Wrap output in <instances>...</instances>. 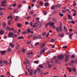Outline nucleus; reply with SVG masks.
I'll use <instances>...</instances> for the list:
<instances>
[{
  "label": "nucleus",
  "instance_id": "13",
  "mask_svg": "<svg viewBox=\"0 0 77 77\" xmlns=\"http://www.w3.org/2000/svg\"><path fill=\"white\" fill-rule=\"evenodd\" d=\"M67 69H69V72H71L72 71V68H69V67H67Z\"/></svg>",
  "mask_w": 77,
  "mask_h": 77
},
{
  "label": "nucleus",
  "instance_id": "14",
  "mask_svg": "<svg viewBox=\"0 0 77 77\" xmlns=\"http://www.w3.org/2000/svg\"><path fill=\"white\" fill-rule=\"evenodd\" d=\"M55 7H57L58 8H60L61 7V5L60 4H58V5H56Z\"/></svg>",
  "mask_w": 77,
  "mask_h": 77
},
{
  "label": "nucleus",
  "instance_id": "10",
  "mask_svg": "<svg viewBox=\"0 0 77 77\" xmlns=\"http://www.w3.org/2000/svg\"><path fill=\"white\" fill-rule=\"evenodd\" d=\"M46 44V42H45L44 43L41 45V49L43 48V47Z\"/></svg>",
  "mask_w": 77,
  "mask_h": 77
},
{
  "label": "nucleus",
  "instance_id": "20",
  "mask_svg": "<svg viewBox=\"0 0 77 77\" xmlns=\"http://www.w3.org/2000/svg\"><path fill=\"white\" fill-rule=\"evenodd\" d=\"M59 36H60V37H61V38H63L64 36V35L63 34H60Z\"/></svg>",
  "mask_w": 77,
  "mask_h": 77
},
{
  "label": "nucleus",
  "instance_id": "51",
  "mask_svg": "<svg viewBox=\"0 0 77 77\" xmlns=\"http://www.w3.org/2000/svg\"><path fill=\"white\" fill-rule=\"evenodd\" d=\"M21 7V4H19V5L18 6V7L19 8H20Z\"/></svg>",
  "mask_w": 77,
  "mask_h": 77
},
{
  "label": "nucleus",
  "instance_id": "22",
  "mask_svg": "<svg viewBox=\"0 0 77 77\" xmlns=\"http://www.w3.org/2000/svg\"><path fill=\"white\" fill-rule=\"evenodd\" d=\"M68 16L69 19V20H72V17H71L70 15H68Z\"/></svg>",
  "mask_w": 77,
  "mask_h": 77
},
{
  "label": "nucleus",
  "instance_id": "16",
  "mask_svg": "<svg viewBox=\"0 0 77 77\" xmlns=\"http://www.w3.org/2000/svg\"><path fill=\"white\" fill-rule=\"evenodd\" d=\"M59 30H60V31L61 32H62L63 31V30L61 26H59Z\"/></svg>",
  "mask_w": 77,
  "mask_h": 77
},
{
  "label": "nucleus",
  "instance_id": "43",
  "mask_svg": "<svg viewBox=\"0 0 77 77\" xmlns=\"http://www.w3.org/2000/svg\"><path fill=\"white\" fill-rule=\"evenodd\" d=\"M17 26L18 27H20L21 26V25L20 23H18Z\"/></svg>",
  "mask_w": 77,
  "mask_h": 77
},
{
  "label": "nucleus",
  "instance_id": "1",
  "mask_svg": "<svg viewBox=\"0 0 77 77\" xmlns=\"http://www.w3.org/2000/svg\"><path fill=\"white\" fill-rule=\"evenodd\" d=\"M64 55L66 56L65 57V61H68L69 59V55L67 54L66 53H65Z\"/></svg>",
  "mask_w": 77,
  "mask_h": 77
},
{
  "label": "nucleus",
  "instance_id": "64",
  "mask_svg": "<svg viewBox=\"0 0 77 77\" xmlns=\"http://www.w3.org/2000/svg\"><path fill=\"white\" fill-rule=\"evenodd\" d=\"M30 25L31 26H32V22H30L29 23Z\"/></svg>",
  "mask_w": 77,
  "mask_h": 77
},
{
  "label": "nucleus",
  "instance_id": "4",
  "mask_svg": "<svg viewBox=\"0 0 77 77\" xmlns=\"http://www.w3.org/2000/svg\"><path fill=\"white\" fill-rule=\"evenodd\" d=\"M57 57L58 59L61 60L64 59V56L63 55L61 54L60 56H58Z\"/></svg>",
  "mask_w": 77,
  "mask_h": 77
},
{
  "label": "nucleus",
  "instance_id": "63",
  "mask_svg": "<svg viewBox=\"0 0 77 77\" xmlns=\"http://www.w3.org/2000/svg\"><path fill=\"white\" fill-rule=\"evenodd\" d=\"M55 46L54 45H52L51 46V47L52 48H54V47H55Z\"/></svg>",
  "mask_w": 77,
  "mask_h": 77
},
{
  "label": "nucleus",
  "instance_id": "26",
  "mask_svg": "<svg viewBox=\"0 0 77 77\" xmlns=\"http://www.w3.org/2000/svg\"><path fill=\"white\" fill-rule=\"evenodd\" d=\"M44 5L45 6L47 7L48 5V2H46V3H45Z\"/></svg>",
  "mask_w": 77,
  "mask_h": 77
},
{
  "label": "nucleus",
  "instance_id": "53",
  "mask_svg": "<svg viewBox=\"0 0 77 77\" xmlns=\"http://www.w3.org/2000/svg\"><path fill=\"white\" fill-rule=\"evenodd\" d=\"M3 61H0V65H1L3 63Z\"/></svg>",
  "mask_w": 77,
  "mask_h": 77
},
{
  "label": "nucleus",
  "instance_id": "54",
  "mask_svg": "<svg viewBox=\"0 0 77 77\" xmlns=\"http://www.w3.org/2000/svg\"><path fill=\"white\" fill-rule=\"evenodd\" d=\"M36 38H37V37L35 36H34L33 37V39H36Z\"/></svg>",
  "mask_w": 77,
  "mask_h": 77
},
{
  "label": "nucleus",
  "instance_id": "24",
  "mask_svg": "<svg viewBox=\"0 0 77 77\" xmlns=\"http://www.w3.org/2000/svg\"><path fill=\"white\" fill-rule=\"evenodd\" d=\"M39 67L40 68H41V69H43V66L42 64L39 65Z\"/></svg>",
  "mask_w": 77,
  "mask_h": 77
},
{
  "label": "nucleus",
  "instance_id": "3",
  "mask_svg": "<svg viewBox=\"0 0 77 77\" xmlns=\"http://www.w3.org/2000/svg\"><path fill=\"white\" fill-rule=\"evenodd\" d=\"M50 25V26H53V25H54V23L52 22L51 23V22H49L48 23L46 24L45 26H47L48 25Z\"/></svg>",
  "mask_w": 77,
  "mask_h": 77
},
{
  "label": "nucleus",
  "instance_id": "42",
  "mask_svg": "<svg viewBox=\"0 0 77 77\" xmlns=\"http://www.w3.org/2000/svg\"><path fill=\"white\" fill-rule=\"evenodd\" d=\"M27 31H26V32H22V34L23 35H24V34H26V33H27Z\"/></svg>",
  "mask_w": 77,
  "mask_h": 77
},
{
  "label": "nucleus",
  "instance_id": "36",
  "mask_svg": "<svg viewBox=\"0 0 77 77\" xmlns=\"http://www.w3.org/2000/svg\"><path fill=\"white\" fill-rule=\"evenodd\" d=\"M26 61V62L27 63H29V60H28V59L27 58L26 59H25Z\"/></svg>",
  "mask_w": 77,
  "mask_h": 77
},
{
  "label": "nucleus",
  "instance_id": "17",
  "mask_svg": "<svg viewBox=\"0 0 77 77\" xmlns=\"http://www.w3.org/2000/svg\"><path fill=\"white\" fill-rule=\"evenodd\" d=\"M29 74L30 75H33V70H31L30 72L29 73Z\"/></svg>",
  "mask_w": 77,
  "mask_h": 77
},
{
  "label": "nucleus",
  "instance_id": "11",
  "mask_svg": "<svg viewBox=\"0 0 77 77\" xmlns=\"http://www.w3.org/2000/svg\"><path fill=\"white\" fill-rule=\"evenodd\" d=\"M4 33V30H0V35H3V34Z\"/></svg>",
  "mask_w": 77,
  "mask_h": 77
},
{
  "label": "nucleus",
  "instance_id": "52",
  "mask_svg": "<svg viewBox=\"0 0 77 77\" xmlns=\"http://www.w3.org/2000/svg\"><path fill=\"white\" fill-rule=\"evenodd\" d=\"M47 14V12L46 11H44V14L45 15H46Z\"/></svg>",
  "mask_w": 77,
  "mask_h": 77
},
{
  "label": "nucleus",
  "instance_id": "58",
  "mask_svg": "<svg viewBox=\"0 0 77 77\" xmlns=\"http://www.w3.org/2000/svg\"><path fill=\"white\" fill-rule=\"evenodd\" d=\"M31 43V42H27V44L28 45H30V43Z\"/></svg>",
  "mask_w": 77,
  "mask_h": 77
},
{
  "label": "nucleus",
  "instance_id": "41",
  "mask_svg": "<svg viewBox=\"0 0 77 77\" xmlns=\"http://www.w3.org/2000/svg\"><path fill=\"white\" fill-rule=\"evenodd\" d=\"M38 38L39 39H41V38H42V36L41 35H38Z\"/></svg>",
  "mask_w": 77,
  "mask_h": 77
},
{
  "label": "nucleus",
  "instance_id": "46",
  "mask_svg": "<svg viewBox=\"0 0 77 77\" xmlns=\"http://www.w3.org/2000/svg\"><path fill=\"white\" fill-rule=\"evenodd\" d=\"M66 12V10H63L62 11V12H63V13H64Z\"/></svg>",
  "mask_w": 77,
  "mask_h": 77
},
{
  "label": "nucleus",
  "instance_id": "49",
  "mask_svg": "<svg viewBox=\"0 0 77 77\" xmlns=\"http://www.w3.org/2000/svg\"><path fill=\"white\" fill-rule=\"evenodd\" d=\"M60 16H61V17H62L63 16V14H61V13H60Z\"/></svg>",
  "mask_w": 77,
  "mask_h": 77
},
{
  "label": "nucleus",
  "instance_id": "31",
  "mask_svg": "<svg viewBox=\"0 0 77 77\" xmlns=\"http://www.w3.org/2000/svg\"><path fill=\"white\" fill-rule=\"evenodd\" d=\"M75 55L72 54L71 56V58L74 59L75 58Z\"/></svg>",
  "mask_w": 77,
  "mask_h": 77
},
{
  "label": "nucleus",
  "instance_id": "40",
  "mask_svg": "<svg viewBox=\"0 0 77 77\" xmlns=\"http://www.w3.org/2000/svg\"><path fill=\"white\" fill-rule=\"evenodd\" d=\"M31 54V52H28L27 53V54L28 55H30Z\"/></svg>",
  "mask_w": 77,
  "mask_h": 77
},
{
  "label": "nucleus",
  "instance_id": "38",
  "mask_svg": "<svg viewBox=\"0 0 77 77\" xmlns=\"http://www.w3.org/2000/svg\"><path fill=\"white\" fill-rule=\"evenodd\" d=\"M75 71H76L75 69V68H73V69H72V71L73 72H75Z\"/></svg>",
  "mask_w": 77,
  "mask_h": 77
},
{
  "label": "nucleus",
  "instance_id": "29",
  "mask_svg": "<svg viewBox=\"0 0 77 77\" xmlns=\"http://www.w3.org/2000/svg\"><path fill=\"white\" fill-rule=\"evenodd\" d=\"M58 27H57L56 29V30L58 33L59 32V30Z\"/></svg>",
  "mask_w": 77,
  "mask_h": 77
},
{
  "label": "nucleus",
  "instance_id": "15",
  "mask_svg": "<svg viewBox=\"0 0 77 77\" xmlns=\"http://www.w3.org/2000/svg\"><path fill=\"white\" fill-rule=\"evenodd\" d=\"M73 33L70 34L69 35V39H72V36Z\"/></svg>",
  "mask_w": 77,
  "mask_h": 77
},
{
  "label": "nucleus",
  "instance_id": "32",
  "mask_svg": "<svg viewBox=\"0 0 77 77\" xmlns=\"http://www.w3.org/2000/svg\"><path fill=\"white\" fill-rule=\"evenodd\" d=\"M54 42V40L52 38L51 40V43H53Z\"/></svg>",
  "mask_w": 77,
  "mask_h": 77
},
{
  "label": "nucleus",
  "instance_id": "44",
  "mask_svg": "<svg viewBox=\"0 0 77 77\" xmlns=\"http://www.w3.org/2000/svg\"><path fill=\"white\" fill-rule=\"evenodd\" d=\"M16 3H15L14 4H13L12 6L14 7L15 6H16Z\"/></svg>",
  "mask_w": 77,
  "mask_h": 77
},
{
  "label": "nucleus",
  "instance_id": "33",
  "mask_svg": "<svg viewBox=\"0 0 77 77\" xmlns=\"http://www.w3.org/2000/svg\"><path fill=\"white\" fill-rule=\"evenodd\" d=\"M44 4V3L43 2H42V1H41L40 2V5H43Z\"/></svg>",
  "mask_w": 77,
  "mask_h": 77
},
{
  "label": "nucleus",
  "instance_id": "56",
  "mask_svg": "<svg viewBox=\"0 0 77 77\" xmlns=\"http://www.w3.org/2000/svg\"><path fill=\"white\" fill-rule=\"evenodd\" d=\"M35 63H37V64H38V61H35L34 62Z\"/></svg>",
  "mask_w": 77,
  "mask_h": 77
},
{
  "label": "nucleus",
  "instance_id": "18",
  "mask_svg": "<svg viewBox=\"0 0 77 77\" xmlns=\"http://www.w3.org/2000/svg\"><path fill=\"white\" fill-rule=\"evenodd\" d=\"M55 6H54V5H52V6H51V9L52 10H54L55 9Z\"/></svg>",
  "mask_w": 77,
  "mask_h": 77
},
{
  "label": "nucleus",
  "instance_id": "55",
  "mask_svg": "<svg viewBox=\"0 0 77 77\" xmlns=\"http://www.w3.org/2000/svg\"><path fill=\"white\" fill-rule=\"evenodd\" d=\"M48 49V48H45L43 49V50H45V51L47 49Z\"/></svg>",
  "mask_w": 77,
  "mask_h": 77
},
{
  "label": "nucleus",
  "instance_id": "50",
  "mask_svg": "<svg viewBox=\"0 0 77 77\" xmlns=\"http://www.w3.org/2000/svg\"><path fill=\"white\" fill-rule=\"evenodd\" d=\"M27 31L29 33H30V32H31L30 30L29 29H27Z\"/></svg>",
  "mask_w": 77,
  "mask_h": 77
},
{
  "label": "nucleus",
  "instance_id": "35",
  "mask_svg": "<svg viewBox=\"0 0 77 77\" xmlns=\"http://www.w3.org/2000/svg\"><path fill=\"white\" fill-rule=\"evenodd\" d=\"M24 38V37L23 36H20L19 38L18 39H23Z\"/></svg>",
  "mask_w": 77,
  "mask_h": 77
},
{
  "label": "nucleus",
  "instance_id": "62",
  "mask_svg": "<svg viewBox=\"0 0 77 77\" xmlns=\"http://www.w3.org/2000/svg\"><path fill=\"white\" fill-rule=\"evenodd\" d=\"M25 23L26 25H28V24H29V22H25Z\"/></svg>",
  "mask_w": 77,
  "mask_h": 77
},
{
  "label": "nucleus",
  "instance_id": "34",
  "mask_svg": "<svg viewBox=\"0 0 77 77\" xmlns=\"http://www.w3.org/2000/svg\"><path fill=\"white\" fill-rule=\"evenodd\" d=\"M37 71V69H36V70H34V72H33V74L34 75H35L36 72V71Z\"/></svg>",
  "mask_w": 77,
  "mask_h": 77
},
{
  "label": "nucleus",
  "instance_id": "25",
  "mask_svg": "<svg viewBox=\"0 0 77 77\" xmlns=\"http://www.w3.org/2000/svg\"><path fill=\"white\" fill-rule=\"evenodd\" d=\"M46 35V33L45 32H43L42 36H45Z\"/></svg>",
  "mask_w": 77,
  "mask_h": 77
},
{
  "label": "nucleus",
  "instance_id": "12",
  "mask_svg": "<svg viewBox=\"0 0 77 77\" xmlns=\"http://www.w3.org/2000/svg\"><path fill=\"white\" fill-rule=\"evenodd\" d=\"M64 30H65V32H67L68 31V29L67 27H66L65 26H64Z\"/></svg>",
  "mask_w": 77,
  "mask_h": 77
},
{
  "label": "nucleus",
  "instance_id": "5",
  "mask_svg": "<svg viewBox=\"0 0 77 77\" xmlns=\"http://www.w3.org/2000/svg\"><path fill=\"white\" fill-rule=\"evenodd\" d=\"M14 35V33L12 32H10L8 34V37L9 38H11V36H12Z\"/></svg>",
  "mask_w": 77,
  "mask_h": 77
},
{
  "label": "nucleus",
  "instance_id": "37",
  "mask_svg": "<svg viewBox=\"0 0 77 77\" xmlns=\"http://www.w3.org/2000/svg\"><path fill=\"white\" fill-rule=\"evenodd\" d=\"M39 42H37L35 43V46H36L39 45Z\"/></svg>",
  "mask_w": 77,
  "mask_h": 77
},
{
  "label": "nucleus",
  "instance_id": "19",
  "mask_svg": "<svg viewBox=\"0 0 77 77\" xmlns=\"http://www.w3.org/2000/svg\"><path fill=\"white\" fill-rule=\"evenodd\" d=\"M19 17L18 16H16V17L14 19V21H17L18 20Z\"/></svg>",
  "mask_w": 77,
  "mask_h": 77
},
{
  "label": "nucleus",
  "instance_id": "6",
  "mask_svg": "<svg viewBox=\"0 0 77 77\" xmlns=\"http://www.w3.org/2000/svg\"><path fill=\"white\" fill-rule=\"evenodd\" d=\"M3 64H5L7 65H9V63H8V60H5L3 61Z\"/></svg>",
  "mask_w": 77,
  "mask_h": 77
},
{
  "label": "nucleus",
  "instance_id": "30",
  "mask_svg": "<svg viewBox=\"0 0 77 77\" xmlns=\"http://www.w3.org/2000/svg\"><path fill=\"white\" fill-rule=\"evenodd\" d=\"M71 63L72 64H74L75 63V61L74 60H72L71 61Z\"/></svg>",
  "mask_w": 77,
  "mask_h": 77
},
{
  "label": "nucleus",
  "instance_id": "45",
  "mask_svg": "<svg viewBox=\"0 0 77 77\" xmlns=\"http://www.w3.org/2000/svg\"><path fill=\"white\" fill-rule=\"evenodd\" d=\"M63 48L64 49H66V48H67V46H65L63 47Z\"/></svg>",
  "mask_w": 77,
  "mask_h": 77
},
{
  "label": "nucleus",
  "instance_id": "28",
  "mask_svg": "<svg viewBox=\"0 0 77 77\" xmlns=\"http://www.w3.org/2000/svg\"><path fill=\"white\" fill-rule=\"evenodd\" d=\"M55 62H56V63H58L59 62V60H58V58L57 59H56L55 60Z\"/></svg>",
  "mask_w": 77,
  "mask_h": 77
},
{
  "label": "nucleus",
  "instance_id": "2",
  "mask_svg": "<svg viewBox=\"0 0 77 77\" xmlns=\"http://www.w3.org/2000/svg\"><path fill=\"white\" fill-rule=\"evenodd\" d=\"M7 0H3V1L1 2L2 4H1V6L2 7H5L6 6L5 3H6V1Z\"/></svg>",
  "mask_w": 77,
  "mask_h": 77
},
{
  "label": "nucleus",
  "instance_id": "60",
  "mask_svg": "<svg viewBox=\"0 0 77 77\" xmlns=\"http://www.w3.org/2000/svg\"><path fill=\"white\" fill-rule=\"evenodd\" d=\"M29 14H33V11H30V12H29Z\"/></svg>",
  "mask_w": 77,
  "mask_h": 77
},
{
  "label": "nucleus",
  "instance_id": "57",
  "mask_svg": "<svg viewBox=\"0 0 77 77\" xmlns=\"http://www.w3.org/2000/svg\"><path fill=\"white\" fill-rule=\"evenodd\" d=\"M3 15V13L2 12H0V15L2 16Z\"/></svg>",
  "mask_w": 77,
  "mask_h": 77
},
{
  "label": "nucleus",
  "instance_id": "61",
  "mask_svg": "<svg viewBox=\"0 0 77 77\" xmlns=\"http://www.w3.org/2000/svg\"><path fill=\"white\" fill-rule=\"evenodd\" d=\"M8 24L9 25H10L11 24V23L10 21H8Z\"/></svg>",
  "mask_w": 77,
  "mask_h": 77
},
{
  "label": "nucleus",
  "instance_id": "9",
  "mask_svg": "<svg viewBox=\"0 0 77 77\" xmlns=\"http://www.w3.org/2000/svg\"><path fill=\"white\" fill-rule=\"evenodd\" d=\"M6 53V51H1V53L2 55H4Z\"/></svg>",
  "mask_w": 77,
  "mask_h": 77
},
{
  "label": "nucleus",
  "instance_id": "21",
  "mask_svg": "<svg viewBox=\"0 0 77 77\" xmlns=\"http://www.w3.org/2000/svg\"><path fill=\"white\" fill-rule=\"evenodd\" d=\"M7 51L8 52H10L11 51V49L10 48H8L7 50Z\"/></svg>",
  "mask_w": 77,
  "mask_h": 77
},
{
  "label": "nucleus",
  "instance_id": "7",
  "mask_svg": "<svg viewBox=\"0 0 77 77\" xmlns=\"http://www.w3.org/2000/svg\"><path fill=\"white\" fill-rule=\"evenodd\" d=\"M9 46L12 48H14V44H13L12 42H10L9 44Z\"/></svg>",
  "mask_w": 77,
  "mask_h": 77
},
{
  "label": "nucleus",
  "instance_id": "8",
  "mask_svg": "<svg viewBox=\"0 0 77 77\" xmlns=\"http://www.w3.org/2000/svg\"><path fill=\"white\" fill-rule=\"evenodd\" d=\"M45 50H43V49H42L41 51L40 54L42 55L43 54L45 53Z\"/></svg>",
  "mask_w": 77,
  "mask_h": 77
},
{
  "label": "nucleus",
  "instance_id": "27",
  "mask_svg": "<svg viewBox=\"0 0 77 77\" xmlns=\"http://www.w3.org/2000/svg\"><path fill=\"white\" fill-rule=\"evenodd\" d=\"M5 8H2L0 7V11H2V10L3 11L5 10Z\"/></svg>",
  "mask_w": 77,
  "mask_h": 77
},
{
  "label": "nucleus",
  "instance_id": "48",
  "mask_svg": "<svg viewBox=\"0 0 77 77\" xmlns=\"http://www.w3.org/2000/svg\"><path fill=\"white\" fill-rule=\"evenodd\" d=\"M76 3H74L73 5V6H76Z\"/></svg>",
  "mask_w": 77,
  "mask_h": 77
},
{
  "label": "nucleus",
  "instance_id": "59",
  "mask_svg": "<svg viewBox=\"0 0 77 77\" xmlns=\"http://www.w3.org/2000/svg\"><path fill=\"white\" fill-rule=\"evenodd\" d=\"M66 11H67V12H69V9H66Z\"/></svg>",
  "mask_w": 77,
  "mask_h": 77
},
{
  "label": "nucleus",
  "instance_id": "39",
  "mask_svg": "<svg viewBox=\"0 0 77 77\" xmlns=\"http://www.w3.org/2000/svg\"><path fill=\"white\" fill-rule=\"evenodd\" d=\"M48 66L49 68H50L52 67L51 65L50 64L48 65Z\"/></svg>",
  "mask_w": 77,
  "mask_h": 77
},
{
  "label": "nucleus",
  "instance_id": "47",
  "mask_svg": "<svg viewBox=\"0 0 77 77\" xmlns=\"http://www.w3.org/2000/svg\"><path fill=\"white\" fill-rule=\"evenodd\" d=\"M17 35L16 34H15L14 35V37H17Z\"/></svg>",
  "mask_w": 77,
  "mask_h": 77
},
{
  "label": "nucleus",
  "instance_id": "23",
  "mask_svg": "<svg viewBox=\"0 0 77 77\" xmlns=\"http://www.w3.org/2000/svg\"><path fill=\"white\" fill-rule=\"evenodd\" d=\"M4 28H5L6 26V23H4L2 24Z\"/></svg>",
  "mask_w": 77,
  "mask_h": 77
}]
</instances>
